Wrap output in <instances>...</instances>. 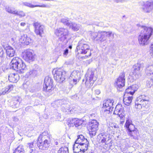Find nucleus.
I'll return each mask as SVG.
<instances>
[{
	"instance_id": "1",
	"label": "nucleus",
	"mask_w": 153,
	"mask_h": 153,
	"mask_svg": "<svg viewBox=\"0 0 153 153\" xmlns=\"http://www.w3.org/2000/svg\"><path fill=\"white\" fill-rule=\"evenodd\" d=\"M140 29L141 31L138 37L139 43L142 46L147 45L152 34L153 29L151 27L144 26H141Z\"/></svg>"
},
{
	"instance_id": "2",
	"label": "nucleus",
	"mask_w": 153,
	"mask_h": 153,
	"mask_svg": "<svg viewBox=\"0 0 153 153\" xmlns=\"http://www.w3.org/2000/svg\"><path fill=\"white\" fill-rule=\"evenodd\" d=\"M94 72L92 71H89L85 75V85L87 87L92 86L97 79V76L95 75Z\"/></svg>"
},
{
	"instance_id": "3",
	"label": "nucleus",
	"mask_w": 153,
	"mask_h": 153,
	"mask_svg": "<svg viewBox=\"0 0 153 153\" xmlns=\"http://www.w3.org/2000/svg\"><path fill=\"white\" fill-rule=\"evenodd\" d=\"M90 49L89 46L84 40H81L79 41L76 47L78 54H86L89 51Z\"/></svg>"
},
{
	"instance_id": "4",
	"label": "nucleus",
	"mask_w": 153,
	"mask_h": 153,
	"mask_svg": "<svg viewBox=\"0 0 153 153\" xmlns=\"http://www.w3.org/2000/svg\"><path fill=\"white\" fill-rule=\"evenodd\" d=\"M55 33L58 37L59 41L63 42L67 39L69 32L67 29L60 28L55 30Z\"/></svg>"
},
{
	"instance_id": "5",
	"label": "nucleus",
	"mask_w": 153,
	"mask_h": 153,
	"mask_svg": "<svg viewBox=\"0 0 153 153\" xmlns=\"http://www.w3.org/2000/svg\"><path fill=\"white\" fill-rule=\"evenodd\" d=\"M113 100L110 99L105 100L103 101L102 108L104 114H112L113 108L111 107V106L113 105Z\"/></svg>"
},
{
	"instance_id": "6",
	"label": "nucleus",
	"mask_w": 153,
	"mask_h": 153,
	"mask_svg": "<svg viewBox=\"0 0 153 153\" xmlns=\"http://www.w3.org/2000/svg\"><path fill=\"white\" fill-rule=\"evenodd\" d=\"M125 73L124 72H122L120 74L119 77L114 83V85L118 90L122 91L121 89L125 85Z\"/></svg>"
},
{
	"instance_id": "7",
	"label": "nucleus",
	"mask_w": 153,
	"mask_h": 153,
	"mask_svg": "<svg viewBox=\"0 0 153 153\" xmlns=\"http://www.w3.org/2000/svg\"><path fill=\"white\" fill-rule=\"evenodd\" d=\"M35 54L33 52L30 50H26L22 53L23 59L26 61L30 62L34 60Z\"/></svg>"
},
{
	"instance_id": "8",
	"label": "nucleus",
	"mask_w": 153,
	"mask_h": 153,
	"mask_svg": "<svg viewBox=\"0 0 153 153\" xmlns=\"http://www.w3.org/2000/svg\"><path fill=\"white\" fill-rule=\"evenodd\" d=\"M144 63L143 61H141L134 66V69L132 73L133 75V77L134 79L135 80L139 78L140 71L144 67Z\"/></svg>"
},
{
	"instance_id": "9",
	"label": "nucleus",
	"mask_w": 153,
	"mask_h": 153,
	"mask_svg": "<svg viewBox=\"0 0 153 153\" xmlns=\"http://www.w3.org/2000/svg\"><path fill=\"white\" fill-rule=\"evenodd\" d=\"M65 71L60 69L55 70L54 74V79L57 82H62L65 79Z\"/></svg>"
},
{
	"instance_id": "10",
	"label": "nucleus",
	"mask_w": 153,
	"mask_h": 153,
	"mask_svg": "<svg viewBox=\"0 0 153 153\" xmlns=\"http://www.w3.org/2000/svg\"><path fill=\"white\" fill-rule=\"evenodd\" d=\"M53 83L52 79L48 76H46L44 79L43 90L44 91L50 92L53 86Z\"/></svg>"
},
{
	"instance_id": "11",
	"label": "nucleus",
	"mask_w": 153,
	"mask_h": 153,
	"mask_svg": "<svg viewBox=\"0 0 153 153\" xmlns=\"http://www.w3.org/2000/svg\"><path fill=\"white\" fill-rule=\"evenodd\" d=\"M125 127L126 128L128 131V134L131 136H133L135 135L134 126L132 124V120L129 118H127Z\"/></svg>"
},
{
	"instance_id": "12",
	"label": "nucleus",
	"mask_w": 153,
	"mask_h": 153,
	"mask_svg": "<svg viewBox=\"0 0 153 153\" xmlns=\"http://www.w3.org/2000/svg\"><path fill=\"white\" fill-rule=\"evenodd\" d=\"M33 26L35 28V32L36 34L40 37H42L44 33V26L38 22L34 23Z\"/></svg>"
},
{
	"instance_id": "13",
	"label": "nucleus",
	"mask_w": 153,
	"mask_h": 153,
	"mask_svg": "<svg viewBox=\"0 0 153 153\" xmlns=\"http://www.w3.org/2000/svg\"><path fill=\"white\" fill-rule=\"evenodd\" d=\"M141 9L145 13H149L152 12L153 11V2L147 1L144 3Z\"/></svg>"
},
{
	"instance_id": "14",
	"label": "nucleus",
	"mask_w": 153,
	"mask_h": 153,
	"mask_svg": "<svg viewBox=\"0 0 153 153\" xmlns=\"http://www.w3.org/2000/svg\"><path fill=\"white\" fill-rule=\"evenodd\" d=\"M21 62V59L18 57L13 58L10 64V68L17 71L18 70V65Z\"/></svg>"
},
{
	"instance_id": "15",
	"label": "nucleus",
	"mask_w": 153,
	"mask_h": 153,
	"mask_svg": "<svg viewBox=\"0 0 153 153\" xmlns=\"http://www.w3.org/2000/svg\"><path fill=\"white\" fill-rule=\"evenodd\" d=\"M51 141L45 140L37 141V146L39 149L42 150H46L48 149L50 146Z\"/></svg>"
},
{
	"instance_id": "16",
	"label": "nucleus",
	"mask_w": 153,
	"mask_h": 153,
	"mask_svg": "<svg viewBox=\"0 0 153 153\" xmlns=\"http://www.w3.org/2000/svg\"><path fill=\"white\" fill-rule=\"evenodd\" d=\"M105 31H99V35L96 39V42L98 43H102L106 40V33Z\"/></svg>"
},
{
	"instance_id": "17",
	"label": "nucleus",
	"mask_w": 153,
	"mask_h": 153,
	"mask_svg": "<svg viewBox=\"0 0 153 153\" xmlns=\"http://www.w3.org/2000/svg\"><path fill=\"white\" fill-rule=\"evenodd\" d=\"M19 41L22 43L27 45L31 43L32 40L27 35L23 34L21 36L19 39Z\"/></svg>"
},
{
	"instance_id": "18",
	"label": "nucleus",
	"mask_w": 153,
	"mask_h": 153,
	"mask_svg": "<svg viewBox=\"0 0 153 153\" xmlns=\"http://www.w3.org/2000/svg\"><path fill=\"white\" fill-rule=\"evenodd\" d=\"M138 88V86L136 84L132 85L131 86L128 87L125 91L126 94H130L132 95L134 94L135 91L137 90Z\"/></svg>"
},
{
	"instance_id": "19",
	"label": "nucleus",
	"mask_w": 153,
	"mask_h": 153,
	"mask_svg": "<svg viewBox=\"0 0 153 153\" xmlns=\"http://www.w3.org/2000/svg\"><path fill=\"white\" fill-rule=\"evenodd\" d=\"M99 124L96 120H93L90 123L89 126L91 130L97 131Z\"/></svg>"
},
{
	"instance_id": "20",
	"label": "nucleus",
	"mask_w": 153,
	"mask_h": 153,
	"mask_svg": "<svg viewBox=\"0 0 153 153\" xmlns=\"http://www.w3.org/2000/svg\"><path fill=\"white\" fill-rule=\"evenodd\" d=\"M8 79L11 82L16 83L19 79V76L17 74H11L9 76Z\"/></svg>"
},
{
	"instance_id": "21",
	"label": "nucleus",
	"mask_w": 153,
	"mask_h": 153,
	"mask_svg": "<svg viewBox=\"0 0 153 153\" xmlns=\"http://www.w3.org/2000/svg\"><path fill=\"white\" fill-rule=\"evenodd\" d=\"M23 5L30 8H33L36 7H42L50 8V6L49 5L43 4L42 5H34L30 3L27 2H24L22 3Z\"/></svg>"
},
{
	"instance_id": "22",
	"label": "nucleus",
	"mask_w": 153,
	"mask_h": 153,
	"mask_svg": "<svg viewBox=\"0 0 153 153\" xmlns=\"http://www.w3.org/2000/svg\"><path fill=\"white\" fill-rule=\"evenodd\" d=\"M18 65V70H17L19 73H23L24 72V71L26 69V66L25 63L21 59V62H19Z\"/></svg>"
},
{
	"instance_id": "23",
	"label": "nucleus",
	"mask_w": 153,
	"mask_h": 153,
	"mask_svg": "<svg viewBox=\"0 0 153 153\" xmlns=\"http://www.w3.org/2000/svg\"><path fill=\"white\" fill-rule=\"evenodd\" d=\"M68 27L69 28L74 31H76L78 30L81 28V25L77 24L74 22L70 23Z\"/></svg>"
},
{
	"instance_id": "24",
	"label": "nucleus",
	"mask_w": 153,
	"mask_h": 153,
	"mask_svg": "<svg viewBox=\"0 0 153 153\" xmlns=\"http://www.w3.org/2000/svg\"><path fill=\"white\" fill-rule=\"evenodd\" d=\"M146 72L147 76L150 77H153V65L146 67Z\"/></svg>"
},
{
	"instance_id": "25",
	"label": "nucleus",
	"mask_w": 153,
	"mask_h": 153,
	"mask_svg": "<svg viewBox=\"0 0 153 153\" xmlns=\"http://www.w3.org/2000/svg\"><path fill=\"white\" fill-rule=\"evenodd\" d=\"M79 74L78 72L74 71L72 73L69 77V79H73V81L75 85L76 84L77 79L78 78Z\"/></svg>"
},
{
	"instance_id": "26",
	"label": "nucleus",
	"mask_w": 153,
	"mask_h": 153,
	"mask_svg": "<svg viewBox=\"0 0 153 153\" xmlns=\"http://www.w3.org/2000/svg\"><path fill=\"white\" fill-rule=\"evenodd\" d=\"M73 150L74 153H83L80 145L79 144L75 143L73 146Z\"/></svg>"
},
{
	"instance_id": "27",
	"label": "nucleus",
	"mask_w": 153,
	"mask_h": 153,
	"mask_svg": "<svg viewBox=\"0 0 153 153\" xmlns=\"http://www.w3.org/2000/svg\"><path fill=\"white\" fill-rule=\"evenodd\" d=\"M7 54L10 57H12L14 55L15 50L10 46H8L6 50Z\"/></svg>"
},
{
	"instance_id": "28",
	"label": "nucleus",
	"mask_w": 153,
	"mask_h": 153,
	"mask_svg": "<svg viewBox=\"0 0 153 153\" xmlns=\"http://www.w3.org/2000/svg\"><path fill=\"white\" fill-rule=\"evenodd\" d=\"M126 94L124 95L123 102L125 105L128 106L131 103L133 97L132 96L126 97Z\"/></svg>"
},
{
	"instance_id": "29",
	"label": "nucleus",
	"mask_w": 153,
	"mask_h": 153,
	"mask_svg": "<svg viewBox=\"0 0 153 153\" xmlns=\"http://www.w3.org/2000/svg\"><path fill=\"white\" fill-rule=\"evenodd\" d=\"M19 97H13L10 102V105L13 108H15L17 107L19 102Z\"/></svg>"
},
{
	"instance_id": "30",
	"label": "nucleus",
	"mask_w": 153,
	"mask_h": 153,
	"mask_svg": "<svg viewBox=\"0 0 153 153\" xmlns=\"http://www.w3.org/2000/svg\"><path fill=\"white\" fill-rule=\"evenodd\" d=\"M13 88V86L12 85H10L7 87L2 89L0 91V93L1 94L4 95L5 94L8 93L10 92L11 89H12Z\"/></svg>"
},
{
	"instance_id": "31",
	"label": "nucleus",
	"mask_w": 153,
	"mask_h": 153,
	"mask_svg": "<svg viewBox=\"0 0 153 153\" xmlns=\"http://www.w3.org/2000/svg\"><path fill=\"white\" fill-rule=\"evenodd\" d=\"M87 140L85 138L84 136L82 134L79 135L77 136V138L75 142V143L80 144L84 142H86Z\"/></svg>"
},
{
	"instance_id": "32",
	"label": "nucleus",
	"mask_w": 153,
	"mask_h": 153,
	"mask_svg": "<svg viewBox=\"0 0 153 153\" xmlns=\"http://www.w3.org/2000/svg\"><path fill=\"white\" fill-rule=\"evenodd\" d=\"M137 100H141V102H145L144 104L146 105L148 103L149 98L147 97L145 95H141L137 98Z\"/></svg>"
},
{
	"instance_id": "33",
	"label": "nucleus",
	"mask_w": 153,
	"mask_h": 153,
	"mask_svg": "<svg viewBox=\"0 0 153 153\" xmlns=\"http://www.w3.org/2000/svg\"><path fill=\"white\" fill-rule=\"evenodd\" d=\"M88 140L86 142L85 141L79 144L81 146V149L82 151H83V153H84L85 151L87 150L88 149Z\"/></svg>"
},
{
	"instance_id": "34",
	"label": "nucleus",
	"mask_w": 153,
	"mask_h": 153,
	"mask_svg": "<svg viewBox=\"0 0 153 153\" xmlns=\"http://www.w3.org/2000/svg\"><path fill=\"white\" fill-rule=\"evenodd\" d=\"M140 101L137 100L135 102V107L139 109H141L142 106L145 107L146 105L142 102H141V100Z\"/></svg>"
},
{
	"instance_id": "35",
	"label": "nucleus",
	"mask_w": 153,
	"mask_h": 153,
	"mask_svg": "<svg viewBox=\"0 0 153 153\" xmlns=\"http://www.w3.org/2000/svg\"><path fill=\"white\" fill-rule=\"evenodd\" d=\"M89 33L91 38L93 39L94 41L96 42V39L98 36L99 31L97 32L90 31Z\"/></svg>"
},
{
	"instance_id": "36",
	"label": "nucleus",
	"mask_w": 153,
	"mask_h": 153,
	"mask_svg": "<svg viewBox=\"0 0 153 153\" xmlns=\"http://www.w3.org/2000/svg\"><path fill=\"white\" fill-rule=\"evenodd\" d=\"M25 151L22 145H19L14 151L13 153H24Z\"/></svg>"
},
{
	"instance_id": "37",
	"label": "nucleus",
	"mask_w": 153,
	"mask_h": 153,
	"mask_svg": "<svg viewBox=\"0 0 153 153\" xmlns=\"http://www.w3.org/2000/svg\"><path fill=\"white\" fill-rule=\"evenodd\" d=\"M36 67L37 68L36 69H32L30 70L28 72L29 74L28 75H32L33 76H36L37 74L38 71V66L37 65H35Z\"/></svg>"
},
{
	"instance_id": "38",
	"label": "nucleus",
	"mask_w": 153,
	"mask_h": 153,
	"mask_svg": "<svg viewBox=\"0 0 153 153\" xmlns=\"http://www.w3.org/2000/svg\"><path fill=\"white\" fill-rule=\"evenodd\" d=\"M50 135L48 132V131H45L42 132V133L40 134V136H39L38 141H40V140L41 141L42 139H45V137L47 136H48V135Z\"/></svg>"
},
{
	"instance_id": "39",
	"label": "nucleus",
	"mask_w": 153,
	"mask_h": 153,
	"mask_svg": "<svg viewBox=\"0 0 153 153\" xmlns=\"http://www.w3.org/2000/svg\"><path fill=\"white\" fill-rule=\"evenodd\" d=\"M58 153H69L68 148L66 147H61L58 151Z\"/></svg>"
},
{
	"instance_id": "40",
	"label": "nucleus",
	"mask_w": 153,
	"mask_h": 153,
	"mask_svg": "<svg viewBox=\"0 0 153 153\" xmlns=\"http://www.w3.org/2000/svg\"><path fill=\"white\" fill-rule=\"evenodd\" d=\"M13 14L18 16L20 17H24L25 16V13L22 11H18L17 10H14Z\"/></svg>"
},
{
	"instance_id": "41",
	"label": "nucleus",
	"mask_w": 153,
	"mask_h": 153,
	"mask_svg": "<svg viewBox=\"0 0 153 153\" xmlns=\"http://www.w3.org/2000/svg\"><path fill=\"white\" fill-rule=\"evenodd\" d=\"M106 36L108 37L109 39H113L114 38V33L112 31H105Z\"/></svg>"
},
{
	"instance_id": "42",
	"label": "nucleus",
	"mask_w": 153,
	"mask_h": 153,
	"mask_svg": "<svg viewBox=\"0 0 153 153\" xmlns=\"http://www.w3.org/2000/svg\"><path fill=\"white\" fill-rule=\"evenodd\" d=\"M60 22L63 24L64 25H67L68 27L70 23L71 22H69V20H68V18H63L61 19Z\"/></svg>"
},
{
	"instance_id": "43",
	"label": "nucleus",
	"mask_w": 153,
	"mask_h": 153,
	"mask_svg": "<svg viewBox=\"0 0 153 153\" xmlns=\"http://www.w3.org/2000/svg\"><path fill=\"white\" fill-rule=\"evenodd\" d=\"M76 120V119H73L71 120H70L69 121L67 122V124L69 127L74 126L75 124V121Z\"/></svg>"
},
{
	"instance_id": "44",
	"label": "nucleus",
	"mask_w": 153,
	"mask_h": 153,
	"mask_svg": "<svg viewBox=\"0 0 153 153\" xmlns=\"http://www.w3.org/2000/svg\"><path fill=\"white\" fill-rule=\"evenodd\" d=\"M27 149H31L34 148L33 147V142H32L27 143Z\"/></svg>"
},
{
	"instance_id": "45",
	"label": "nucleus",
	"mask_w": 153,
	"mask_h": 153,
	"mask_svg": "<svg viewBox=\"0 0 153 153\" xmlns=\"http://www.w3.org/2000/svg\"><path fill=\"white\" fill-rule=\"evenodd\" d=\"M147 86L149 88L151 87L153 85V79H151L147 82Z\"/></svg>"
},
{
	"instance_id": "46",
	"label": "nucleus",
	"mask_w": 153,
	"mask_h": 153,
	"mask_svg": "<svg viewBox=\"0 0 153 153\" xmlns=\"http://www.w3.org/2000/svg\"><path fill=\"white\" fill-rule=\"evenodd\" d=\"M97 131H93V130H91L89 131V134L91 137H92L93 136L96 135Z\"/></svg>"
},
{
	"instance_id": "47",
	"label": "nucleus",
	"mask_w": 153,
	"mask_h": 153,
	"mask_svg": "<svg viewBox=\"0 0 153 153\" xmlns=\"http://www.w3.org/2000/svg\"><path fill=\"white\" fill-rule=\"evenodd\" d=\"M119 117L120 118L121 120L120 121V123L122 124H123L125 119V117L124 115H119Z\"/></svg>"
},
{
	"instance_id": "48",
	"label": "nucleus",
	"mask_w": 153,
	"mask_h": 153,
	"mask_svg": "<svg viewBox=\"0 0 153 153\" xmlns=\"http://www.w3.org/2000/svg\"><path fill=\"white\" fill-rule=\"evenodd\" d=\"M68 51L69 50L68 49V48L65 49L63 51V56L65 57L67 55L68 53Z\"/></svg>"
},
{
	"instance_id": "49",
	"label": "nucleus",
	"mask_w": 153,
	"mask_h": 153,
	"mask_svg": "<svg viewBox=\"0 0 153 153\" xmlns=\"http://www.w3.org/2000/svg\"><path fill=\"white\" fill-rule=\"evenodd\" d=\"M81 124L82 123L81 122H80L79 121L77 120L76 119V120L75 121V123L74 124V126H75L76 127H78L79 126H80Z\"/></svg>"
},
{
	"instance_id": "50",
	"label": "nucleus",
	"mask_w": 153,
	"mask_h": 153,
	"mask_svg": "<svg viewBox=\"0 0 153 153\" xmlns=\"http://www.w3.org/2000/svg\"><path fill=\"white\" fill-rule=\"evenodd\" d=\"M6 10L7 12L12 14H13V13L14 11H12L11 8L8 7H6Z\"/></svg>"
},
{
	"instance_id": "51",
	"label": "nucleus",
	"mask_w": 153,
	"mask_h": 153,
	"mask_svg": "<svg viewBox=\"0 0 153 153\" xmlns=\"http://www.w3.org/2000/svg\"><path fill=\"white\" fill-rule=\"evenodd\" d=\"M51 137V135H48V136H47L46 137H45V139H42L41 141H43V140H48V141H51L50 140V138Z\"/></svg>"
},
{
	"instance_id": "52",
	"label": "nucleus",
	"mask_w": 153,
	"mask_h": 153,
	"mask_svg": "<svg viewBox=\"0 0 153 153\" xmlns=\"http://www.w3.org/2000/svg\"><path fill=\"white\" fill-rule=\"evenodd\" d=\"M34 148L31 149H27V151L28 153H34Z\"/></svg>"
},
{
	"instance_id": "53",
	"label": "nucleus",
	"mask_w": 153,
	"mask_h": 153,
	"mask_svg": "<svg viewBox=\"0 0 153 153\" xmlns=\"http://www.w3.org/2000/svg\"><path fill=\"white\" fill-rule=\"evenodd\" d=\"M126 1L125 0H115L114 2H116V3H123L125 2Z\"/></svg>"
},
{
	"instance_id": "54",
	"label": "nucleus",
	"mask_w": 153,
	"mask_h": 153,
	"mask_svg": "<svg viewBox=\"0 0 153 153\" xmlns=\"http://www.w3.org/2000/svg\"><path fill=\"white\" fill-rule=\"evenodd\" d=\"M126 114H130L129 112L130 111V108H126Z\"/></svg>"
},
{
	"instance_id": "55",
	"label": "nucleus",
	"mask_w": 153,
	"mask_h": 153,
	"mask_svg": "<svg viewBox=\"0 0 153 153\" xmlns=\"http://www.w3.org/2000/svg\"><path fill=\"white\" fill-rule=\"evenodd\" d=\"M95 92L96 94L98 95L100 93V91L99 89H97L95 90Z\"/></svg>"
},
{
	"instance_id": "56",
	"label": "nucleus",
	"mask_w": 153,
	"mask_h": 153,
	"mask_svg": "<svg viewBox=\"0 0 153 153\" xmlns=\"http://www.w3.org/2000/svg\"><path fill=\"white\" fill-rule=\"evenodd\" d=\"M106 140V138L105 137H103V138L101 140V142L102 143H105Z\"/></svg>"
},
{
	"instance_id": "57",
	"label": "nucleus",
	"mask_w": 153,
	"mask_h": 153,
	"mask_svg": "<svg viewBox=\"0 0 153 153\" xmlns=\"http://www.w3.org/2000/svg\"><path fill=\"white\" fill-rule=\"evenodd\" d=\"M150 54L151 56L153 57V48H151L150 49Z\"/></svg>"
},
{
	"instance_id": "58",
	"label": "nucleus",
	"mask_w": 153,
	"mask_h": 153,
	"mask_svg": "<svg viewBox=\"0 0 153 153\" xmlns=\"http://www.w3.org/2000/svg\"><path fill=\"white\" fill-rule=\"evenodd\" d=\"M26 25V23L24 22H21L20 25L22 26H24Z\"/></svg>"
},
{
	"instance_id": "59",
	"label": "nucleus",
	"mask_w": 153,
	"mask_h": 153,
	"mask_svg": "<svg viewBox=\"0 0 153 153\" xmlns=\"http://www.w3.org/2000/svg\"><path fill=\"white\" fill-rule=\"evenodd\" d=\"M13 119V120L14 121H16V122L18 120H19V119H18V118H16V117H14Z\"/></svg>"
},
{
	"instance_id": "60",
	"label": "nucleus",
	"mask_w": 153,
	"mask_h": 153,
	"mask_svg": "<svg viewBox=\"0 0 153 153\" xmlns=\"http://www.w3.org/2000/svg\"><path fill=\"white\" fill-rule=\"evenodd\" d=\"M117 111H117L116 110L115 111H114L113 112V114L117 115H120L119 113H117Z\"/></svg>"
},
{
	"instance_id": "61",
	"label": "nucleus",
	"mask_w": 153,
	"mask_h": 153,
	"mask_svg": "<svg viewBox=\"0 0 153 153\" xmlns=\"http://www.w3.org/2000/svg\"><path fill=\"white\" fill-rule=\"evenodd\" d=\"M55 144L56 145H57L58 144V142L57 141H56L55 142Z\"/></svg>"
},
{
	"instance_id": "62",
	"label": "nucleus",
	"mask_w": 153,
	"mask_h": 153,
	"mask_svg": "<svg viewBox=\"0 0 153 153\" xmlns=\"http://www.w3.org/2000/svg\"><path fill=\"white\" fill-rule=\"evenodd\" d=\"M69 48H70V49H71V48H72V46H71V45L69 46Z\"/></svg>"
},
{
	"instance_id": "63",
	"label": "nucleus",
	"mask_w": 153,
	"mask_h": 153,
	"mask_svg": "<svg viewBox=\"0 0 153 153\" xmlns=\"http://www.w3.org/2000/svg\"><path fill=\"white\" fill-rule=\"evenodd\" d=\"M151 48H153V43L151 45Z\"/></svg>"
},
{
	"instance_id": "64",
	"label": "nucleus",
	"mask_w": 153,
	"mask_h": 153,
	"mask_svg": "<svg viewBox=\"0 0 153 153\" xmlns=\"http://www.w3.org/2000/svg\"><path fill=\"white\" fill-rule=\"evenodd\" d=\"M91 52H90V54L89 55V56H90L91 55Z\"/></svg>"
}]
</instances>
